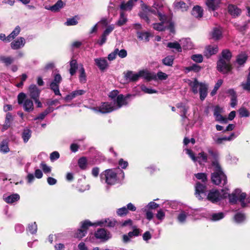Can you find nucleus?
Instances as JSON below:
<instances>
[{"label": "nucleus", "instance_id": "f257e3e1", "mask_svg": "<svg viewBox=\"0 0 250 250\" xmlns=\"http://www.w3.org/2000/svg\"><path fill=\"white\" fill-rule=\"evenodd\" d=\"M228 196L229 197V202L231 204H235L239 201L242 207H245L247 205V202H245V200H248L246 199V194L242 192L240 189H235L231 194H229L224 190H222L220 192L217 190L212 189L209 192L207 198L211 202L215 203Z\"/></svg>", "mask_w": 250, "mask_h": 250}, {"label": "nucleus", "instance_id": "f03ea898", "mask_svg": "<svg viewBox=\"0 0 250 250\" xmlns=\"http://www.w3.org/2000/svg\"><path fill=\"white\" fill-rule=\"evenodd\" d=\"M187 83L192 92L194 94L199 93L200 100H204L208 95V85L205 83L199 82L196 79L188 80Z\"/></svg>", "mask_w": 250, "mask_h": 250}, {"label": "nucleus", "instance_id": "7ed1b4c3", "mask_svg": "<svg viewBox=\"0 0 250 250\" xmlns=\"http://www.w3.org/2000/svg\"><path fill=\"white\" fill-rule=\"evenodd\" d=\"M212 168L213 171L211 175L212 183L217 185L222 184L224 186L227 183V177L217 161L212 162Z\"/></svg>", "mask_w": 250, "mask_h": 250}, {"label": "nucleus", "instance_id": "20e7f679", "mask_svg": "<svg viewBox=\"0 0 250 250\" xmlns=\"http://www.w3.org/2000/svg\"><path fill=\"white\" fill-rule=\"evenodd\" d=\"M18 103L19 104H22L24 110L27 112H31L34 109L33 101L27 98L26 95L24 93H20L18 96Z\"/></svg>", "mask_w": 250, "mask_h": 250}, {"label": "nucleus", "instance_id": "39448f33", "mask_svg": "<svg viewBox=\"0 0 250 250\" xmlns=\"http://www.w3.org/2000/svg\"><path fill=\"white\" fill-rule=\"evenodd\" d=\"M102 180H105V182L110 185H114L117 180L116 173L113 169H106L101 174Z\"/></svg>", "mask_w": 250, "mask_h": 250}, {"label": "nucleus", "instance_id": "423d86ee", "mask_svg": "<svg viewBox=\"0 0 250 250\" xmlns=\"http://www.w3.org/2000/svg\"><path fill=\"white\" fill-rule=\"evenodd\" d=\"M185 151L195 163L198 162L200 165H203L207 162V156L204 152L200 153L197 156H195L190 149H185Z\"/></svg>", "mask_w": 250, "mask_h": 250}, {"label": "nucleus", "instance_id": "0eeeda50", "mask_svg": "<svg viewBox=\"0 0 250 250\" xmlns=\"http://www.w3.org/2000/svg\"><path fill=\"white\" fill-rule=\"evenodd\" d=\"M94 226V223L86 220L81 223V228L79 229L74 234V237L79 239L83 237L87 232V229L89 226Z\"/></svg>", "mask_w": 250, "mask_h": 250}, {"label": "nucleus", "instance_id": "6e6552de", "mask_svg": "<svg viewBox=\"0 0 250 250\" xmlns=\"http://www.w3.org/2000/svg\"><path fill=\"white\" fill-rule=\"evenodd\" d=\"M217 70L223 74H226L231 70L230 62L224 61V60L219 59L217 64Z\"/></svg>", "mask_w": 250, "mask_h": 250}, {"label": "nucleus", "instance_id": "1a4fd4ad", "mask_svg": "<svg viewBox=\"0 0 250 250\" xmlns=\"http://www.w3.org/2000/svg\"><path fill=\"white\" fill-rule=\"evenodd\" d=\"M195 196L199 200L202 199L206 196L205 193L206 190V186L205 183L202 184L200 182H197L195 186Z\"/></svg>", "mask_w": 250, "mask_h": 250}, {"label": "nucleus", "instance_id": "9d476101", "mask_svg": "<svg viewBox=\"0 0 250 250\" xmlns=\"http://www.w3.org/2000/svg\"><path fill=\"white\" fill-rule=\"evenodd\" d=\"M61 81L62 77L60 74H58L55 75L53 81L50 83V88L54 91L55 94L56 95H61L59 85Z\"/></svg>", "mask_w": 250, "mask_h": 250}, {"label": "nucleus", "instance_id": "9b49d317", "mask_svg": "<svg viewBox=\"0 0 250 250\" xmlns=\"http://www.w3.org/2000/svg\"><path fill=\"white\" fill-rule=\"evenodd\" d=\"M189 0H176L174 3L175 8L180 9L182 11H186L190 5Z\"/></svg>", "mask_w": 250, "mask_h": 250}, {"label": "nucleus", "instance_id": "f8f14e48", "mask_svg": "<svg viewBox=\"0 0 250 250\" xmlns=\"http://www.w3.org/2000/svg\"><path fill=\"white\" fill-rule=\"evenodd\" d=\"M25 44V40L23 37H19L11 43V47L14 50H17L23 47Z\"/></svg>", "mask_w": 250, "mask_h": 250}, {"label": "nucleus", "instance_id": "ddd939ff", "mask_svg": "<svg viewBox=\"0 0 250 250\" xmlns=\"http://www.w3.org/2000/svg\"><path fill=\"white\" fill-rule=\"evenodd\" d=\"M94 62L96 65L102 71L104 70L108 66L107 61L104 58H99L95 59Z\"/></svg>", "mask_w": 250, "mask_h": 250}, {"label": "nucleus", "instance_id": "4468645a", "mask_svg": "<svg viewBox=\"0 0 250 250\" xmlns=\"http://www.w3.org/2000/svg\"><path fill=\"white\" fill-rule=\"evenodd\" d=\"M115 109V107L108 103H104L99 107V111L102 113H109Z\"/></svg>", "mask_w": 250, "mask_h": 250}, {"label": "nucleus", "instance_id": "2eb2a0df", "mask_svg": "<svg viewBox=\"0 0 250 250\" xmlns=\"http://www.w3.org/2000/svg\"><path fill=\"white\" fill-rule=\"evenodd\" d=\"M29 95L33 99L39 98L40 94V90L35 84H31L28 88Z\"/></svg>", "mask_w": 250, "mask_h": 250}, {"label": "nucleus", "instance_id": "dca6fc26", "mask_svg": "<svg viewBox=\"0 0 250 250\" xmlns=\"http://www.w3.org/2000/svg\"><path fill=\"white\" fill-rule=\"evenodd\" d=\"M20 196L17 193L12 194L10 195H4L3 200L8 204H13L20 200Z\"/></svg>", "mask_w": 250, "mask_h": 250}, {"label": "nucleus", "instance_id": "f3484780", "mask_svg": "<svg viewBox=\"0 0 250 250\" xmlns=\"http://www.w3.org/2000/svg\"><path fill=\"white\" fill-rule=\"evenodd\" d=\"M116 223V222L114 219H107L95 222L94 223V226L104 225L105 226L112 227L115 225Z\"/></svg>", "mask_w": 250, "mask_h": 250}, {"label": "nucleus", "instance_id": "a211bd4d", "mask_svg": "<svg viewBox=\"0 0 250 250\" xmlns=\"http://www.w3.org/2000/svg\"><path fill=\"white\" fill-rule=\"evenodd\" d=\"M95 237L97 238L106 240L110 238L109 234L103 229H98L95 233Z\"/></svg>", "mask_w": 250, "mask_h": 250}, {"label": "nucleus", "instance_id": "6ab92c4d", "mask_svg": "<svg viewBox=\"0 0 250 250\" xmlns=\"http://www.w3.org/2000/svg\"><path fill=\"white\" fill-rule=\"evenodd\" d=\"M218 51V47L216 45H208L206 47L205 50V55L209 57L212 55L216 54Z\"/></svg>", "mask_w": 250, "mask_h": 250}, {"label": "nucleus", "instance_id": "aec40b11", "mask_svg": "<svg viewBox=\"0 0 250 250\" xmlns=\"http://www.w3.org/2000/svg\"><path fill=\"white\" fill-rule=\"evenodd\" d=\"M139 78L142 77L147 81H150L156 79V76L146 70H141L139 71Z\"/></svg>", "mask_w": 250, "mask_h": 250}, {"label": "nucleus", "instance_id": "412c9836", "mask_svg": "<svg viewBox=\"0 0 250 250\" xmlns=\"http://www.w3.org/2000/svg\"><path fill=\"white\" fill-rule=\"evenodd\" d=\"M182 48L184 49H191L193 48V45L190 39H183L180 41Z\"/></svg>", "mask_w": 250, "mask_h": 250}, {"label": "nucleus", "instance_id": "4be33fe9", "mask_svg": "<svg viewBox=\"0 0 250 250\" xmlns=\"http://www.w3.org/2000/svg\"><path fill=\"white\" fill-rule=\"evenodd\" d=\"M85 93L83 90H76L67 95L64 98L65 100L70 101L78 96L82 95Z\"/></svg>", "mask_w": 250, "mask_h": 250}, {"label": "nucleus", "instance_id": "5701e85b", "mask_svg": "<svg viewBox=\"0 0 250 250\" xmlns=\"http://www.w3.org/2000/svg\"><path fill=\"white\" fill-rule=\"evenodd\" d=\"M228 12L232 17H235L240 14L241 10L237 6L230 4L228 6Z\"/></svg>", "mask_w": 250, "mask_h": 250}, {"label": "nucleus", "instance_id": "b1692460", "mask_svg": "<svg viewBox=\"0 0 250 250\" xmlns=\"http://www.w3.org/2000/svg\"><path fill=\"white\" fill-rule=\"evenodd\" d=\"M221 0H207L206 4L209 10H215L218 7Z\"/></svg>", "mask_w": 250, "mask_h": 250}, {"label": "nucleus", "instance_id": "393cba45", "mask_svg": "<svg viewBox=\"0 0 250 250\" xmlns=\"http://www.w3.org/2000/svg\"><path fill=\"white\" fill-rule=\"evenodd\" d=\"M203 10L199 6H194L192 10V15L196 18H201L203 16Z\"/></svg>", "mask_w": 250, "mask_h": 250}, {"label": "nucleus", "instance_id": "a878e982", "mask_svg": "<svg viewBox=\"0 0 250 250\" xmlns=\"http://www.w3.org/2000/svg\"><path fill=\"white\" fill-rule=\"evenodd\" d=\"M222 31L221 27H214L211 32L212 38L215 40H218L222 37Z\"/></svg>", "mask_w": 250, "mask_h": 250}, {"label": "nucleus", "instance_id": "bb28decb", "mask_svg": "<svg viewBox=\"0 0 250 250\" xmlns=\"http://www.w3.org/2000/svg\"><path fill=\"white\" fill-rule=\"evenodd\" d=\"M137 0H129L127 2H122L120 5V8L123 10H130L134 4V2Z\"/></svg>", "mask_w": 250, "mask_h": 250}, {"label": "nucleus", "instance_id": "cd10ccee", "mask_svg": "<svg viewBox=\"0 0 250 250\" xmlns=\"http://www.w3.org/2000/svg\"><path fill=\"white\" fill-rule=\"evenodd\" d=\"M125 77L126 79L131 81H136L140 78L139 72L138 73H134L131 71L127 72L125 75Z\"/></svg>", "mask_w": 250, "mask_h": 250}, {"label": "nucleus", "instance_id": "c85d7f7f", "mask_svg": "<svg viewBox=\"0 0 250 250\" xmlns=\"http://www.w3.org/2000/svg\"><path fill=\"white\" fill-rule=\"evenodd\" d=\"M143 9L144 10H145L146 12H150L154 15H156V14H158V17H159L160 21L163 20V18H164L165 17V15H162L161 13L158 12V11H156L155 10L149 7L148 6H147L146 5H143Z\"/></svg>", "mask_w": 250, "mask_h": 250}, {"label": "nucleus", "instance_id": "c756f323", "mask_svg": "<svg viewBox=\"0 0 250 250\" xmlns=\"http://www.w3.org/2000/svg\"><path fill=\"white\" fill-rule=\"evenodd\" d=\"M70 66L69 73L71 76H73L75 74L78 68V64L76 60H72L70 62Z\"/></svg>", "mask_w": 250, "mask_h": 250}, {"label": "nucleus", "instance_id": "7c9ffc66", "mask_svg": "<svg viewBox=\"0 0 250 250\" xmlns=\"http://www.w3.org/2000/svg\"><path fill=\"white\" fill-rule=\"evenodd\" d=\"M21 31V28L19 26H17L14 30L7 36V42H10L12 39L17 37Z\"/></svg>", "mask_w": 250, "mask_h": 250}, {"label": "nucleus", "instance_id": "2f4dec72", "mask_svg": "<svg viewBox=\"0 0 250 250\" xmlns=\"http://www.w3.org/2000/svg\"><path fill=\"white\" fill-rule=\"evenodd\" d=\"M117 106L115 108L118 109L122 105L126 104V97H124L123 95H119L117 98Z\"/></svg>", "mask_w": 250, "mask_h": 250}, {"label": "nucleus", "instance_id": "473e14b6", "mask_svg": "<svg viewBox=\"0 0 250 250\" xmlns=\"http://www.w3.org/2000/svg\"><path fill=\"white\" fill-rule=\"evenodd\" d=\"M225 217V214L223 212H217L213 213L210 216V220L212 221H219Z\"/></svg>", "mask_w": 250, "mask_h": 250}, {"label": "nucleus", "instance_id": "72a5a7b5", "mask_svg": "<svg viewBox=\"0 0 250 250\" xmlns=\"http://www.w3.org/2000/svg\"><path fill=\"white\" fill-rule=\"evenodd\" d=\"M167 46L170 48L175 49L179 52H182V48L181 43H179L178 42H168L167 44Z\"/></svg>", "mask_w": 250, "mask_h": 250}, {"label": "nucleus", "instance_id": "f704fd0d", "mask_svg": "<svg viewBox=\"0 0 250 250\" xmlns=\"http://www.w3.org/2000/svg\"><path fill=\"white\" fill-rule=\"evenodd\" d=\"M231 58V52L227 49L224 50L222 52V57L220 59L224 60V61L230 62Z\"/></svg>", "mask_w": 250, "mask_h": 250}, {"label": "nucleus", "instance_id": "c9c22d12", "mask_svg": "<svg viewBox=\"0 0 250 250\" xmlns=\"http://www.w3.org/2000/svg\"><path fill=\"white\" fill-rule=\"evenodd\" d=\"M247 55L245 53H242L237 56L236 62L240 65H243L247 60Z\"/></svg>", "mask_w": 250, "mask_h": 250}, {"label": "nucleus", "instance_id": "e433bc0d", "mask_svg": "<svg viewBox=\"0 0 250 250\" xmlns=\"http://www.w3.org/2000/svg\"><path fill=\"white\" fill-rule=\"evenodd\" d=\"M62 7L63 2L61 0H59L54 5L50 7L49 10L53 12H56Z\"/></svg>", "mask_w": 250, "mask_h": 250}, {"label": "nucleus", "instance_id": "4c0bfd02", "mask_svg": "<svg viewBox=\"0 0 250 250\" xmlns=\"http://www.w3.org/2000/svg\"><path fill=\"white\" fill-rule=\"evenodd\" d=\"M241 86L244 90L250 91V73L247 76V81L242 83Z\"/></svg>", "mask_w": 250, "mask_h": 250}, {"label": "nucleus", "instance_id": "58836bf2", "mask_svg": "<svg viewBox=\"0 0 250 250\" xmlns=\"http://www.w3.org/2000/svg\"><path fill=\"white\" fill-rule=\"evenodd\" d=\"M246 219L245 216L244 214L239 212L236 213L234 216V220L237 223H241L245 221Z\"/></svg>", "mask_w": 250, "mask_h": 250}, {"label": "nucleus", "instance_id": "ea45409f", "mask_svg": "<svg viewBox=\"0 0 250 250\" xmlns=\"http://www.w3.org/2000/svg\"><path fill=\"white\" fill-rule=\"evenodd\" d=\"M176 106L179 109L181 116L182 117H185L188 109L186 105L180 103L177 104Z\"/></svg>", "mask_w": 250, "mask_h": 250}, {"label": "nucleus", "instance_id": "a19ab883", "mask_svg": "<svg viewBox=\"0 0 250 250\" xmlns=\"http://www.w3.org/2000/svg\"><path fill=\"white\" fill-rule=\"evenodd\" d=\"M127 21V19L126 16L123 12H121L120 14V18L117 22V25L118 26H122L125 24Z\"/></svg>", "mask_w": 250, "mask_h": 250}, {"label": "nucleus", "instance_id": "79ce46f5", "mask_svg": "<svg viewBox=\"0 0 250 250\" xmlns=\"http://www.w3.org/2000/svg\"><path fill=\"white\" fill-rule=\"evenodd\" d=\"M223 83V81L222 79H219L217 81V83L215 84L213 90L210 92V95L213 96L216 94L217 91L222 85Z\"/></svg>", "mask_w": 250, "mask_h": 250}, {"label": "nucleus", "instance_id": "37998d69", "mask_svg": "<svg viewBox=\"0 0 250 250\" xmlns=\"http://www.w3.org/2000/svg\"><path fill=\"white\" fill-rule=\"evenodd\" d=\"M79 72L80 73L79 76L80 81L82 83H84L86 81V75L84 69L82 65H81V67L79 69Z\"/></svg>", "mask_w": 250, "mask_h": 250}, {"label": "nucleus", "instance_id": "c03bdc74", "mask_svg": "<svg viewBox=\"0 0 250 250\" xmlns=\"http://www.w3.org/2000/svg\"><path fill=\"white\" fill-rule=\"evenodd\" d=\"M27 230L31 234L36 233L37 231V225L36 222H33L29 224Z\"/></svg>", "mask_w": 250, "mask_h": 250}, {"label": "nucleus", "instance_id": "a18cd8bd", "mask_svg": "<svg viewBox=\"0 0 250 250\" xmlns=\"http://www.w3.org/2000/svg\"><path fill=\"white\" fill-rule=\"evenodd\" d=\"M188 215V213L185 211H181L177 217V219L180 223L185 222L186 218Z\"/></svg>", "mask_w": 250, "mask_h": 250}, {"label": "nucleus", "instance_id": "49530a36", "mask_svg": "<svg viewBox=\"0 0 250 250\" xmlns=\"http://www.w3.org/2000/svg\"><path fill=\"white\" fill-rule=\"evenodd\" d=\"M0 60L6 65L11 64L14 62V58L10 57L1 56Z\"/></svg>", "mask_w": 250, "mask_h": 250}, {"label": "nucleus", "instance_id": "de8ad7c7", "mask_svg": "<svg viewBox=\"0 0 250 250\" xmlns=\"http://www.w3.org/2000/svg\"><path fill=\"white\" fill-rule=\"evenodd\" d=\"M174 58L172 56H168L163 60V63L167 66H172Z\"/></svg>", "mask_w": 250, "mask_h": 250}, {"label": "nucleus", "instance_id": "09e8293b", "mask_svg": "<svg viewBox=\"0 0 250 250\" xmlns=\"http://www.w3.org/2000/svg\"><path fill=\"white\" fill-rule=\"evenodd\" d=\"M9 151L7 142H1L0 144V152L7 153Z\"/></svg>", "mask_w": 250, "mask_h": 250}, {"label": "nucleus", "instance_id": "8fccbe9b", "mask_svg": "<svg viewBox=\"0 0 250 250\" xmlns=\"http://www.w3.org/2000/svg\"><path fill=\"white\" fill-rule=\"evenodd\" d=\"M12 120V116L9 113H7L6 116L5 124L3 126V128L6 129L8 127L10 126L11 122Z\"/></svg>", "mask_w": 250, "mask_h": 250}, {"label": "nucleus", "instance_id": "3c124183", "mask_svg": "<svg viewBox=\"0 0 250 250\" xmlns=\"http://www.w3.org/2000/svg\"><path fill=\"white\" fill-rule=\"evenodd\" d=\"M165 212L162 209H160L157 210V213L156 214V217L160 221H162L165 219Z\"/></svg>", "mask_w": 250, "mask_h": 250}, {"label": "nucleus", "instance_id": "603ef678", "mask_svg": "<svg viewBox=\"0 0 250 250\" xmlns=\"http://www.w3.org/2000/svg\"><path fill=\"white\" fill-rule=\"evenodd\" d=\"M138 37L140 40H145L146 41H149L150 36L148 32H137Z\"/></svg>", "mask_w": 250, "mask_h": 250}, {"label": "nucleus", "instance_id": "864d4df0", "mask_svg": "<svg viewBox=\"0 0 250 250\" xmlns=\"http://www.w3.org/2000/svg\"><path fill=\"white\" fill-rule=\"evenodd\" d=\"M141 89L143 92L147 94H153L156 93L157 92V91L156 90L152 89L151 88L146 87L144 85H142L141 86Z\"/></svg>", "mask_w": 250, "mask_h": 250}, {"label": "nucleus", "instance_id": "5fc2aeb1", "mask_svg": "<svg viewBox=\"0 0 250 250\" xmlns=\"http://www.w3.org/2000/svg\"><path fill=\"white\" fill-rule=\"evenodd\" d=\"M53 111V109L49 108L44 112L40 114L36 118H35V120L41 119L43 120L45 117L50 112H52Z\"/></svg>", "mask_w": 250, "mask_h": 250}, {"label": "nucleus", "instance_id": "6e6d98bb", "mask_svg": "<svg viewBox=\"0 0 250 250\" xmlns=\"http://www.w3.org/2000/svg\"><path fill=\"white\" fill-rule=\"evenodd\" d=\"M191 59L197 63H201L203 61V57L201 54L193 55L191 56Z\"/></svg>", "mask_w": 250, "mask_h": 250}, {"label": "nucleus", "instance_id": "4d7b16f0", "mask_svg": "<svg viewBox=\"0 0 250 250\" xmlns=\"http://www.w3.org/2000/svg\"><path fill=\"white\" fill-rule=\"evenodd\" d=\"M165 19V17L163 18V20H162V21H163V20ZM164 22L162 21L161 23H154L153 24V27L154 29H155L156 30L158 31H163L165 30V27L164 25Z\"/></svg>", "mask_w": 250, "mask_h": 250}, {"label": "nucleus", "instance_id": "13d9d810", "mask_svg": "<svg viewBox=\"0 0 250 250\" xmlns=\"http://www.w3.org/2000/svg\"><path fill=\"white\" fill-rule=\"evenodd\" d=\"M142 210L146 212V216L147 220H150L153 218L154 214L153 212L149 209H147V208H144L142 209Z\"/></svg>", "mask_w": 250, "mask_h": 250}, {"label": "nucleus", "instance_id": "bf43d9fd", "mask_svg": "<svg viewBox=\"0 0 250 250\" xmlns=\"http://www.w3.org/2000/svg\"><path fill=\"white\" fill-rule=\"evenodd\" d=\"M238 112L241 117H247L250 116L249 111L246 108L244 107L240 108Z\"/></svg>", "mask_w": 250, "mask_h": 250}, {"label": "nucleus", "instance_id": "052dcab7", "mask_svg": "<svg viewBox=\"0 0 250 250\" xmlns=\"http://www.w3.org/2000/svg\"><path fill=\"white\" fill-rule=\"evenodd\" d=\"M215 120L221 123L227 124L228 123V119L225 117L223 116L221 114L214 117Z\"/></svg>", "mask_w": 250, "mask_h": 250}, {"label": "nucleus", "instance_id": "680f3d73", "mask_svg": "<svg viewBox=\"0 0 250 250\" xmlns=\"http://www.w3.org/2000/svg\"><path fill=\"white\" fill-rule=\"evenodd\" d=\"M128 211L126 207H124L119 208L117 210V214L120 216L125 215L128 213Z\"/></svg>", "mask_w": 250, "mask_h": 250}, {"label": "nucleus", "instance_id": "e2e57ef3", "mask_svg": "<svg viewBox=\"0 0 250 250\" xmlns=\"http://www.w3.org/2000/svg\"><path fill=\"white\" fill-rule=\"evenodd\" d=\"M31 131L28 129H24L22 133V138L24 141H28L31 136Z\"/></svg>", "mask_w": 250, "mask_h": 250}, {"label": "nucleus", "instance_id": "0e129e2a", "mask_svg": "<svg viewBox=\"0 0 250 250\" xmlns=\"http://www.w3.org/2000/svg\"><path fill=\"white\" fill-rule=\"evenodd\" d=\"M195 176L199 180H201L202 182L205 183L207 180V175L204 173H198L195 174Z\"/></svg>", "mask_w": 250, "mask_h": 250}, {"label": "nucleus", "instance_id": "69168bd1", "mask_svg": "<svg viewBox=\"0 0 250 250\" xmlns=\"http://www.w3.org/2000/svg\"><path fill=\"white\" fill-rule=\"evenodd\" d=\"M87 163L86 159L85 157L81 158L78 161L79 166L82 169H84Z\"/></svg>", "mask_w": 250, "mask_h": 250}, {"label": "nucleus", "instance_id": "338daca9", "mask_svg": "<svg viewBox=\"0 0 250 250\" xmlns=\"http://www.w3.org/2000/svg\"><path fill=\"white\" fill-rule=\"evenodd\" d=\"M40 167L42 168V170L45 173H49L51 171V167L48 166L43 162H42L41 164Z\"/></svg>", "mask_w": 250, "mask_h": 250}, {"label": "nucleus", "instance_id": "774afa93", "mask_svg": "<svg viewBox=\"0 0 250 250\" xmlns=\"http://www.w3.org/2000/svg\"><path fill=\"white\" fill-rule=\"evenodd\" d=\"M159 207V205L154 202H149L145 208H147V209H156Z\"/></svg>", "mask_w": 250, "mask_h": 250}]
</instances>
